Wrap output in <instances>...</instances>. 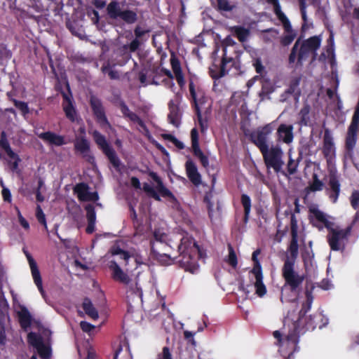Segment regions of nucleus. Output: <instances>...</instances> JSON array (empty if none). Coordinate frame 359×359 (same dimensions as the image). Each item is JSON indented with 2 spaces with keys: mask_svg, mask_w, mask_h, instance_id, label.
<instances>
[{
  "mask_svg": "<svg viewBox=\"0 0 359 359\" xmlns=\"http://www.w3.org/2000/svg\"><path fill=\"white\" fill-rule=\"evenodd\" d=\"M109 268L112 271L111 276L115 281L124 285H128L131 281L129 276L121 269L116 261H110Z\"/></svg>",
  "mask_w": 359,
  "mask_h": 359,
  "instance_id": "6ab92c4d",
  "label": "nucleus"
},
{
  "mask_svg": "<svg viewBox=\"0 0 359 359\" xmlns=\"http://www.w3.org/2000/svg\"><path fill=\"white\" fill-rule=\"evenodd\" d=\"M2 196L4 201L11 202V194L8 189L3 188L2 189Z\"/></svg>",
  "mask_w": 359,
  "mask_h": 359,
  "instance_id": "338daca9",
  "label": "nucleus"
},
{
  "mask_svg": "<svg viewBox=\"0 0 359 359\" xmlns=\"http://www.w3.org/2000/svg\"><path fill=\"white\" fill-rule=\"evenodd\" d=\"M74 150L79 152L89 163H95V157L93 154H88L90 151V142L86 137L76 140L74 142Z\"/></svg>",
  "mask_w": 359,
  "mask_h": 359,
  "instance_id": "2eb2a0df",
  "label": "nucleus"
},
{
  "mask_svg": "<svg viewBox=\"0 0 359 359\" xmlns=\"http://www.w3.org/2000/svg\"><path fill=\"white\" fill-rule=\"evenodd\" d=\"M80 327L81 330L85 332H90L95 328V326L93 325L86 321H81L80 323Z\"/></svg>",
  "mask_w": 359,
  "mask_h": 359,
  "instance_id": "052dcab7",
  "label": "nucleus"
},
{
  "mask_svg": "<svg viewBox=\"0 0 359 359\" xmlns=\"http://www.w3.org/2000/svg\"><path fill=\"white\" fill-rule=\"evenodd\" d=\"M229 255L225 261L233 269L238 265V259L235 250L231 244L228 245Z\"/></svg>",
  "mask_w": 359,
  "mask_h": 359,
  "instance_id": "58836bf2",
  "label": "nucleus"
},
{
  "mask_svg": "<svg viewBox=\"0 0 359 359\" xmlns=\"http://www.w3.org/2000/svg\"><path fill=\"white\" fill-rule=\"evenodd\" d=\"M154 259L156 260L162 265H171L172 264H175V257H172L169 254V250L167 252L164 251L158 255H156L152 257Z\"/></svg>",
  "mask_w": 359,
  "mask_h": 359,
  "instance_id": "f704fd0d",
  "label": "nucleus"
},
{
  "mask_svg": "<svg viewBox=\"0 0 359 359\" xmlns=\"http://www.w3.org/2000/svg\"><path fill=\"white\" fill-rule=\"evenodd\" d=\"M324 187L323 182L318 179V177L316 174H313V182L309 186V189L313 191H318L323 190Z\"/></svg>",
  "mask_w": 359,
  "mask_h": 359,
  "instance_id": "c03bdc74",
  "label": "nucleus"
},
{
  "mask_svg": "<svg viewBox=\"0 0 359 359\" xmlns=\"http://www.w3.org/2000/svg\"><path fill=\"white\" fill-rule=\"evenodd\" d=\"M83 309L84 310L85 313L92 318L94 320H96L98 318L99 315L98 312L96 310V309L94 307L93 304H92L91 301L88 298H85L83 300V302L82 304Z\"/></svg>",
  "mask_w": 359,
  "mask_h": 359,
  "instance_id": "72a5a7b5",
  "label": "nucleus"
},
{
  "mask_svg": "<svg viewBox=\"0 0 359 359\" xmlns=\"http://www.w3.org/2000/svg\"><path fill=\"white\" fill-rule=\"evenodd\" d=\"M29 267L31 269L32 275L34 281V283L37 286L38 290L41 294L44 295V290L42 285V279L40 274V271L38 269L37 264L34 259L29 260Z\"/></svg>",
  "mask_w": 359,
  "mask_h": 359,
  "instance_id": "a878e982",
  "label": "nucleus"
},
{
  "mask_svg": "<svg viewBox=\"0 0 359 359\" xmlns=\"http://www.w3.org/2000/svg\"><path fill=\"white\" fill-rule=\"evenodd\" d=\"M147 32V31L142 29L140 26H137L134 29V34L135 36V39L139 40V39L144 36Z\"/></svg>",
  "mask_w": 359,
  "mask_h": 359,
  "instance_id": "69168bd1",
  "label": "nucleus"
},
{
  "mask_svg": "<svg viewBox=\"0 0 359 359\" xmlns=\"http://www.w3.org/2000/svg\"><path fill=\"white\" fill-rule=\"evenodd\" d=\"M294 213L291 214L290 217V229H291V240L287 247V250L285 252V258L283 259V265L281 269V275L284 279V285L281 289L280 300L283 302H293L296 299L286 298L284 295V291L288 288L290 292L297 294L301 288V286L305 279L304 275H300L295 270V264L299 255V245H298V225L294 213H299L300 205L299 199L296 198L294 202Z\"/></svg>",
  "mask_w": 359,
  "mask_h": 359,
  "instance_id": "f257e3e1",
  "label": "nucleus"
},
{
  "mask_svg": "<svg viewBox=\"0 0 359 359\" xmlns=\"http://www.w3.org/2000/svg\"><path fill=\"white\" fill-rule=\"evenodd\" d=\"M141 42L137 39H134L129 44L123 45L118 48V53L122 56L126 62L131 58V53L136 52L140 47Z\"/></svg>",
  "mask_w": 359,
  "mask_h": 359,
  "instance_id": "aec40b11",
  "label": "nucleus"
},
{
  "mask_svg": "<svg viewBox=\"0 0 359 359\" xmlns=\"http://www.w3.org/2000/svg\"><path fill=\"white\" fill-rule=\"evenodd\" d=\"M189 90L191 96V105L194 107L198 125L200 126L201 133H204L208 128V120L202 117L201 111L199 105L203 104L205 100V96L203 92L198 89L196 90L195 84L193 80H190L189 82Z\"/></svg>",
  "mask_w": 359,
  "mask_h": 359,
  "instance_id": "6e6552de",
  "label": "nucleus"
},
{
  "mask_svg": "<svg viewBox=\"0 0 359 359\" xmlns=\"http://www.w3.org/2000/svg\"><path fill=\"white\" fill-rule=\"evenodd\" d=\"M241 203L244 209L243 222L246 224L248 222L252 207L250 197L245 194H243L241 196Z\"/></svg>",
  "mask_w": 359,
  "mask_h": 359,
  "instance_id": "7c9ffc66",
  "label": "nucleus"
},
{
  "mask_svg": "<svg viewBox=\"0 0 359 359\" xmlns=\"http://www.w3.org/2000/svg\"><path fill=\"white\" fill-rule=\"evenodd\" d=\"M325 191L330 201L333 203H337L341 191V184L339 177L335 173L329 175L327 187H326Z\"/></svg>",
  "mask_w": 359,
  "mask_h": 359,
  "instance_id": "4468645a",
  "label": "nucleus"
},
{
  "mask_svg": "<svg viewBox=\"0 0 359 359\" xmlns=\"http://www.w3.org/2000/svg\"><path fill=\"white\" fill-rule=\"evenodd\" d=\"M38 354L41 359H50L51 356V349L49 346L43 343L36 348Z\"/></svg>",
  "mask_w": 359,
  "mask_h": 359,
  "instance_id": "37998d69",
  "label": "nucleus"
},
{
  "mask_svg": "<svg viewBox=\"0 0 359 359\" xmlns=\"http://www.w3.org/2000/svg\"><path fill=\"white\" fill-rule=\"evenodd\" d=\"M170 64H171L174 74L182 72L180 62L178 59L172 57L170 59Z\"/></svg>",
  "mask_w": 359,
  "mask_h": 359,
  "instance_id": "4d7b16f0",
  "label": "nucleus"
},
{
  "mask_svg": "<svg viewBox=\"0 0 359 359\" xmlns=\"http://www.w3.org/2000/svg\"><path fill=\"white\" fill-rule=\"evenodd\" d=\"M186 174L190 182L196 187H198L202 182L201 175L199 173L196 163L189 159L185 163Z\"/></svg>",
  "mask_w": 359,
  "mask_h": 359,
  "instance_id": "a211bd4d",
  "label": "nucleus"
},
{
  "mask_svg": "<svg viewBox=\"0 0 359 359\" xmlns=\"http://www.w3.org/2000/svg\"><path fill=\"white\" fill-rule=\"evenodd\" d=\"M299 160L300 159L298 158L297 161H294L290 156H289L287 164V171L289 175H292L297 172Z\"/></svg>",
  "mask_w": 359,
  "mask_h": 359,
  "instance_id": "de8ad7c7",
  "label": "nucleus"
},
{
  "mask_svg": "<svg viewBox=\"0 0 359 359\" xmlns=\"http://www.w3.org/2000/svg\"><path fill=\"white\" fill-rule=\"evenodd\" d=\"M217 3L219 11L230 12L236 8V5L229 0H217Z\"/></svg>",
  "mask_w": 359,
  "mask_h": 359,
  "instance_id": "ea45409f",
  "label": "nucleus"
},
{
  "mask_svg": "<svg viewBox=\"0 0 359 359\" xmlns=\"http://www.w3.org/2000/svg\"><path fill=\"white\" fill-rule=\"evenodd\" d=\"M177 251L179 255L175 257V264H178L185 271L196 273L199 270L198 261L202 257V252L194 239L188 235L184 236L180 240Z\"/></svg>",
  "mask_w": 359,
  "mask_h": 359,
  "instance_id": "20e7f679",
  "label": "nucleus"
},
{
  "mask_svg": "<svg viewBox=\"0 0 359 359\" xmlns=\"http://www.w3.org/2000/svg\"><path fill=\"white\" fill-rule=\"evenodd\" d=\"M107 13L109 18L113 20L121 18L128 25L134 24L137 20V14L135 11L130 9L122 10L121 4L115 0L107 5Z\"/></svg>",
  "mask_w": 359,
  "mask_h": 359,
  "instance_id": "9d476101",
  "label": "nucleus"
},
{
  "mask_svg": "<svg viewBox=\"0 0 359 359\" xmlns=\"http://www.w3.org/2000/svg\"><path fill=\"white\" fill-rule=\"evenodd\" d=\"M310 223L319 230L325 227L328 231L327 242L332 250L339 251L345 248L349 236L352 231V225L344 229L334 228V223L327 219V216L323 211L316 208H309Z\"/></svg>",
  "mask_w": 359,
  "mask_h": 359,
  "instance_id": "7ed1b4c3",
  "label": "nucleus"
},
{
  "mask_svg": "<svg viewBox=\"0 0 359 359\" xmlns=\"http://www.w3.org/2000/svg\"><path fill=\"white\" fill-rule=\"evenodd\" d=\"M296 37L295 33H287L286 35L283 36L280 39V43L283 46H289Z\"/></svg>",
  "mask_w": 359,
  "mask_h": 359,
  "instance_id": "5fc2aeb1",
  "label": "nucleus"
},
{
  "mask_svg": "<svg viewBox=\"0 0 359 359\" xmlns=\"http://www.w3.org/2000/svg\"><path fill=\"white\" fill-rule=\"evenodd\" d=\"M321 41L322 39L320 35L311 36L303 41L299 50L297 62L302 63L304 60L308 57L310 53H313V60H315L317 55L316 51L321 45Z\"/></svg>",
  "mask_w": 359,
  "mask_h": 359,
  "instance_id": "9b49d317",
  "label": "nucleus"
},
{
  "mask_svg": "<svg viewBox=\"0 0 359 359\" xmlns=\"http://www.w3.org/2000/svg\"><path fill=\"white\" fill-rule=\"evenodd\" d=\"M92 135L97 147L105 155L109 163L115 169L118 170L121 165V160L114 149L106 140L105 136L96 130L93 132Z\"/></svg>",
  "mask_w": 359,
  "mask_h": 359,
  "instance_id": "1a4fd4ad",
  "label": "nucleus"
},
{
  "mask_svg": "<svg viewBox=\"0 0 359 359\" xmlns=\"http://www.w3.org/2000/svg\"><path fill=\"white\" fill-rule=\"evenodd\" d=\"M99 198L98 194L96 191L89 192L88 191V194H86V198L84 201H96Z\"/></svg>",
  "mask_w": 359,
  "mask_h": 359,
  "instance_id": "680f3d73",
  "label": "nucleus"
},
{
  "mask_svg": "<svg viewBox=\"0 0 359 359\" xmlns=\"http://www.w3.org/2000/svg\"><path fill=\"white\" fill-rule=\"evenodd\" d=\"M118 107L124 118H128L133 123H137L143 130L149 133V130L142 119L137 114L131 111L123 100L119 101Z\"/></svg>",
  "mask_w": 359,
  "mask_h": 359,
  "instance_id": "f3484780",
  "label": "nucleus"
},
{
  "mask_svg": "<svg viewBox=\"0 0 359 359\" xmlns=\"http://www.w3.org/2000/svg\"><path fill=\"white\" fill-rule=\"evenodd\" d=\"M161 359H172L168 347L164 346L163 348Z\"/></svg>",
  "mask_w": 359,
  "mask_h": 359,
  "instance_id": "774afa93",
  "label": "nucleus"
},
{
  "mask_svg": "<svg viewBox=\"0 0 359 359\" xmlns=\"http://www.w3.org/2000/svg\"><path fill=\"white\" fill-rule=\"evenodd\" d=\"M191 147L193 150V154L195 156L198 158L204 155L203 152L201 151L199 146V135L198 130L196 128H194L191 130Z\"/></svg>",
  "mask_w": 359,
  "mask_h": 359,
  "instance_id": "bb28decb",
  "label": "nucleus"
},
{
  "mask_svg": "<svg viewBox=\"0 0 359 359\" xmlns=\"http://www.w3.org/2000/svg\"><path fill=\"white\" fill-rule=\"evenodd\" d=\"M63 103L62 108L65 111L66 117L72 122L75 121L76 119V109L73 105L72 95H67L65 93H62Z\"/></svg>",
  "mask_w": 359,
  "mask_h": 359,
  "instance_id": "5701e85b",
  "label": "nucleus"
},
{
  "mask_svg": "<svg viewBox=\"0 0 359 359\" xmlns=\"http://www.w3.org/2000/svg\"><path fill=\"white\" fill-rule=\"evenodd\" d=\"M6 336L5 328L3 324H0V345H5Z\"/></svg>",
  "mask_w": 359,
  "mask_h": 359,
  "instance_id": "0e129e2a",
  "label": "nucleus"
},
{
  "mask_svg": "<svg viewBox=\"0 0 359 359\" xmlns=\"http://www.w3.org/2000/svg\"><path fill=\"white\" fill-rule=\"evenodd\" d=\"M322 318L321 314L310 315L308 318H306L305 320V328L306 330H313L318 327L317 321ZM319 328L322 327V325H318Z\"/></svg>",
  "mask_w": 359,
  "mask_h": 359,
  "instance_id": "c9c22d12",
  "label": "nucleus"
},
{
  "mask_svg": "<svg viewBox=\"0 0 359 359\" xmlns=\"http://www.w3.org/2000/svg\"><path fill=\"white\" fill-rule=\"evenodd\" d=\"M300 11L304 23L302 26V29L304 30L306 29L307 15L306 11V3L304 0L299 1Z\"/></svg>",
  "mask_w": 359,
  "mask_h": 359,
  "instance_id": "3c124183",
  "label": "nucleus"
},
{
  "mask_svg": "<svg viewBox=\"0 0 359 359\" xmlns=\"http://www.w3.org/2000/svg\"><path fill=\"white\" fill-rule=\"evenodd\" d=\"M310 110L311 107L308 104H305L302 108L300 109V111L298 114L299 116V124L300 126H307L310 123Z\"/></svg>",
  "mask_w": 359,
  "mask_h": 359,
  "instance_id": "2f4dec72",
  "label": "nucleus"
},
{
  "mask_svg": "<svg viewBox=\"0 0 359 359\" xmlns=\"http://www.w3.org/2000/svg\"><path fill=\"white\" fill-rule=\"evenodd\" d=\"M27 341L35 348L43 343V338L35 332H31L27 335Z\"/></svg>",
  "mask_w": 359,
  "mask_h": 359,
  "instance_id": "79ce46f5",
  "label": "nucleus"
},
{
  "mask_svg": "<svg viewBox=\"0 0 359 359\" xmlns=\"http://www.w3.org/2000/svg\"><path fill=\"white\" fill-rule=\"evenodd\" d=\"M36 217L38 222L44 226V228L47 230V224L46 220L45 214L39 205H37L36 208Z\"/></svg>",
  "mask_w": 359,
  "mask_h": 359,
  "instance_id": "09e8293b",
  "label": "nucleus"
},
{
  "mask_svg": "<svg viewBox=\"0 0 359 359\" xmlns=\"http://www.w3.org/2000/svg\"><path fill=\"white\" fill-rule=\"evenodd\" d=\"M37 136L50 146L61 147L67 144V141L64 135L57 134L52 131L41 133L37 134Z\"/></svg>",
  "mask_w": 359,
  "mask_h": 359,
  "instance_id": "dca6fc26",
  "label": "nucleus"
},
{
  "mask_svg": "<svg viewBox=\"0 0 359 359\" xmlns=\"http://www.w3.org/2000/svg\"><path fill=\"white\" fill-rule=\"evenodd\" d=\"M311 155V148L309 144L302 145L299 148V159H302L303 156H308Z\"/></svg>",
  "mask_w": 359,
  "mask_h": 359,
  "instance_id": "6e6d98bb",
  "label": "nucleus"
},
{
  "mask_svg": "<svg viewBox=\"0 0 359 359\" xmlns=\"http://www.w3.org/2000/svg\"><path fill=\"white\" fill-rule=\"evenodd\" d=\"M301 81L300 77H296L293 79L290 83L288 88L286 90L285 93L291 95H294L296 99H298L300 95V90L298 89L299 86V83Z\"/></svg>",
  "mask_w": 359,
  "mask_h": 359,
  "instance_id": "e433bc0d",
  "label": "nucleus"
},
{
  "mask_svg": "<svg viewBox=\"0 0 359 359\" xmlns=\"http://www.w3.org/2000/svg\"><path fill=\"white\" fill-rule=\"evenodd\" d=\"M176 81L179 86L182 88L185 85V80L182 72L175 74Z\"/></svg>",
  "mask_w": 359,
  "mask_h": 359,
  "instance_id": "e2e57ef3",
  "label": "nucleus"
},
{
  "mask_svg": "<svg viewBox=\"0 0 359 359\" xmlns=\"http://www.w3.org/2000/svg\"><path fill=\"white\" fill-rule=\"evenodd\" d=\"M151 257L158 255L163 252H167L170 246L164 241H150Z\"/></svg>",
  "mask_w": 359,
  "mask_h": 359,
  "instance_id": "cd10ccee",
  "label": "nucleus"
},
{
  "mask_svg": "<svg viewBox=\"0 0 359 359\" xmlns=\"http://www.w3.org/2000/svg\"><path fill=\"white\" fill-rule=\"evenodd\" d=\"M260 253V250L257 249L252 252V260L254 262V266L251 270V273L262 271L261 264L257 258V256Z\"/></svg>",
  "mask_w": 359,
  "mask_h": 359,
  "instance_id": "a18cd8bd",
  "label": "nucleus"
},
{
  "mask_svg": "<svg viewBox=\"0 0 359 359\" xmlns=\"http://www.w3.org/2000/svg\"><path fill=\"white\" fill-rule=\"evenodd\" d=\"M88 185L84 182L79 183L75 186L74 191L75 193H76L77 197L79 201H85L86 194H88Z\"/></svg>",
  "mask_w": 359,
  "mask_h": 359,
  "instance_id": "4c0bfd02",
  "label": "nucleus"
},
{
  "mask_svg": "<svg viewBox=\"0 0 359 359\" xmlns=\"http://www.w3.org/2000/svg\"><path fill=\"white\" fill-rule=\"evenodd\" d=\"M273 91V87L270 84L262 85V90L259 93V97L262 100L269 97V95Z\"/></svg>",
  "mask_w": 359,
  "mask_h": 359,
  "instance_id": "864d4df0",
  "label": "nucleus"
},
{
  "mask_svg": "<svg viewBox=\"0 0 359 359\" xmlns=\"http://www.w3.org/2000/svg\"><path fill=\"white\" fill-rule=\"evenodd\" d=\"M236 45V42L231 36H227L223 41V55L220 65L219 69L217 65H215L216 70L215 71L212 68H210V75L213 79H219L224 76L231 67L238 68L237 60L238 55L233 50L235 57L228 55L227 46L233 47Z\"/></svg>",
  "mask_w": 359,
  "mask_h": 359,
  "instance_id": "423d86ee",
  "label": "nucleus"
},
{
  "mask_svg": "<svg viewBox=\"0 0 359 359\" xmlns=\"http://www.w3.org/2000/svg\"><path fill=\"white\" fill-rule=\"evenodd\" d=\"M85 210L86 211V218L88 220L86 232L88 234H91L95 230L96 213L95 207L92 204H88L86 205Z\"/></svg>",
  "mask_w": 359,
  "mask_h": 359,
  "instance_id": "b1692460",
  "label": "nucleus"
},
{
  "mask_svg": "<svg viewBox=\"0 0 359 359\" xmlns=\"http://www.w3.org/2000/svg\"><path fill=\"white\" fill-rule=\"evenodd\" d=\"M273 130V126L270 123L258 128L249 135L250 140L259 149L268 170L272 168L276 173L286 175L285 171L282 170L284 165L282 149L279 145L272 146L270 149L269 147L268 138Z\"/></svg>",
  "mask_w": 359,
  "mask_h": 359,
  "instance_id": "f03ea898",
  "label": "nucleus"
},
{
  "mask_svg": "<svg viewBox=\"0 0 359 359\" xmlns=\"http://www.w3.org/2000/svg\"><path fill=\"white\" fill-rule=\"evenodd\" d=\"M182 95L180 93H175L174 98L170 100L168 104L169 113L168 114V122L176 128H178L182 121V109L181 103Z\"/></svg>",
  "mask_w": 359,
  "mask_h": 359,
  "instance_id": "f8f14e48",
  "label": "nucleus"
},
{
  "mask_svg": "<svg viewBox=\"0 0 359 359\" xmlns=\"http://www.w3.org/2000/svg\"><path fill=\"white\" fill-rule=\"evenodd\" d=\"M89 104L96 122L102 127H109L110 123L106 116L102 100L94 95H90Z\"/></svg>",
  "mask_w": 359,
  "mask_h": 359,
  "instance_id": "ddd939ff",
  "label": "nucleus"
},
{
  "mask_svg": "<svg viewBox=\"0 0 359 359\" xmlns=\"http://www.w3.org/2000/svg\"><path fill=\"white\" fill-rule=\"evenodd\" d=\"M266 1L268 4H271L273 6L274 13L276 15L283 13L279 0H266Z\"/></svg>",
  "mask_w": 359,
  "mask_h": 359,
  "instance_id": "bf43d9fd",
  "label": "nucleus"
},
{
  "mask_svg": "<svg viewBox=\"0 0 359 359\" xmlns=\"http://www.w3.org/2000/svg\"><path fill=\"white\" fill-rule=\"evenodd\" d=\"M0 146L5 151L9 158L19 159V156L12 150L5 131H2L1 133Z\"/></svg>",
  "mask_w": 359,
  "mask_h": 359,
  "instance_id": "c85d7f7f",
  "label": "nucleus"
},
{
  "mask_svg": "<svg viewBox=\"0 0 359 359\" xmlns=\"http://www.w3.org/2000/svg\"><path fill=\"white\" fill-rule=\"evenodd\" d=\"M278 140L285 144H290L294 138L293 126L285 123L280 124L277 130Z\"/></svg>",
  "mask_w": 359,
  "mask_h": 359,
  "instance_id": "4be33fe9",
  "label": "nucleus"
},
{
  "mask_svg": "<svg viewBox=\"0 0 359 359\" xmlns=\"http://www.w3.org/2000/svg\"><path fill=\"white\" fill-rule=\"evenodd\" d=\"M231 31L238 41L241 43L245 42L250 36V30L242 26H234Z\"/></svg>",
  "mask_w": 359,
  "mask_h": 359,
  "instance_id": "473e14b6",
  "label": "nucleus"
},
{
  "mask_svg": "<svg viewBox=\"0 0 359 359\" xmlns=\"http://www.w3.org/2000/svg\"><path fill=\"white\" fill-rule=\"evenodd\" d=\"M323 154L325 158L331 157L334 154L335 148L331 131L325 128L323 141Z\"/></svg>",
  "mask_w": 359,
  "mask_h": 359,
  "instance_id": "412c9836",
  "label": "nucleus"
},
{
  "mask_svg": "<svg viewBox=\"0 0 359 359\" xmlns=\"http://www.w3.org/2000/svg\"><path fill=\"white\" fill-rule=\"evenodd\" d=\"M351 204L356 210L359 206V191H354L351 196Z\"/></svg>",
  "mask_w": 359,
  "mask_h": 359,
  "instance_id": "13d9d810",
  "label": "nucleus"
},
{
  "mask_svg": "<svg viewBox=\"0 0 359 359\" xmlns=\"http://www.w3.org/2000/svg\"><path fill=\"white\" fill-rule=\"evenodd\" d=\"M252 66L255 67L257 74L262 75L265 72V67L263 65L262 59L260 57H256L253 59Z\"/></svg>",
  "mask_w": 359,
  "mask_h": 359,
  "instance_id": "8fccbe9b",
  "label": "nucleus"
},
{
  "mask_svg": "<svg viewBox=\"0 0 359 359\" xmlns=\"http://www.w3.org/2000/svg\"><path fill=\"white\" fill-rule=\"evenodd\" d=\"M313 297L310 292H306V302L302 305L296 320H292L288 316L284 320V326L287 325L288 333L285 336V343L291 345L293 348L297 346L299 342V334L303 327H301V322L306 317V313L310 311L313 303Z\"/></svg>",
  "mask_w": 359,
  "mask_h": 359,
  "instance_id": "39448f33",
  "label": "nucleus"
},
{
  "mask_svg": "<svg viewBox=\"0 0 359 359\" xmlns=\"http://www.w3.org/2000/svg\"><path fill=\"white\" fill-rule=\"evenodd\" d=\"M20 327L27 330L32 325V317L28 309L25 306H20V310L17 313Z\"/></svg>",
  "mask_w": 359,
  "mask_h": 359,
  "instance_id": "393cba45",
  "label": "nucleus"
},
{
  "mask_svg": "<svg viewBox=\"0 0 359 359\" xmlns=\"http://www.w3.org/2000/svg\"><path fill=\"white\" fill-rule=\"evenodd\" d=\"M299 41H300V39H297L293 47L292 48V50H291V52L289 55V58H288V60H289V63L290 64H292L295 62L296 60V58H297V50H298V48H299Z\"/></svg>",
  "mask_w": 359,
  "mask_h": 359,
  "instance_id": "603ef678",
  "label": "nucleus"
},
{
  "mask_svg": "<svg viewBox=\"0 0 359 359\" xmlns=\"http://www.w3.org/2000/svg\"><path fill=\"white\" fill-rule=\"evenodd\" d=\"M255 277V287L256 294L259 297H263L266 293V287L263 283L262 271L252 273Z\"/></svg>",
  "mask_w": 359,
  "mask_h": 359,
  "instance_id": "c756f323",
  "label": "nucleus"
},
{
  "mask_svg": "<svg viewBox=\"0 0 359 359\" xmlns=\"http://www.w3.org/2000/svg\"><path fill=\"white\" fill-rule=\"evenodd\" d=\"M149 176L156 183V189L148 183L143 184L144 191L156 201H161V196L175 200V197L170 190L164 185L161 178L154 171H149Z\"/></svg>",
  "mask_w": 359,
  "mask_h": 359,
  "instance_id": "0eeeda50",
  "label": "nucleus"
},
{
  "mask_svg": "<svg viewBox=\"0 0 359 359\" xmlns=\"http://www.w3.org/2000/svg\"><path fill=\"white\" fill-rule=\"evenodd\" d=\"M13 104L15 107L21 111L23 116H25L29 113V109L27 102L13 100Z\"/></svg>",
  "mask_w": 359,
  "mask_h": 359,
  "instance_id": "49530a36",
  "label": "nucleus"
},
{
  "mask_svg": "<svg viewBox=\"0 0 359 359\" xmlns=\"http://www.w3.org/2000/svg\"><path fill=\"white\" fill-rule=\"evenodd\" d=\"M109 252L111 255H123V260L126 262V265L128 264V259L130 258V255L128 251L121 249L118 245H113Z\"/></svg>",
  "mask_w": 359,
  "mask_h": 359,
  "instance_id": "a19ab883",
  "label": "nucleus"
}]
</instances>
